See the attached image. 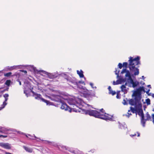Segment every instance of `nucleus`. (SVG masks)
<instances>
[{"label": "nucleus", "instance_id": "10", "mask_svg": "<svg viewBox=\"0 0 154 154\" xmlns=\"http://www.w3.org/2000/svg\"><path fill=\"white\" fill-rule=\"evenodd\" d=\"M50 98L52 100L57 102H61L62 98L60 95H53L50 97Z\"/></svg>", "mask_w": 154, "mask_h": 154}, {"label": "nucleus", "instance_id": "53", "mask_svg": "<svg viewBox=\"0 0 154 154\" xmlns=\"http://www.w3.org/2000/svg\"><path fill=\"white\" fill-rule=\"evenodd\" d=\"M144 78H145V77H144V76H142V79H144Z\"/></svg>", "mask_w": 154, "mask_h": 154}, {"label": "nucleus", "instance_id": "28", "mask_svg": "<svg viewBox=\"0 0 154 154\" xmlns=\"http://www.w3.org/2000/svg\"><path fill=\"white\" fill-rule=\"evenodd\" d=\"M11 81L10 80H7L5 82V84L7 85L8 86H9L10 84Z\"/></svg>", "mask_w": 154, "mask_h": 154}, {"label": "nucleus", "instance_id": "56", "mask_svg": "<svg viewBox=\"0 0 154 154\" xmlns=\"http://www.w3.org/2000/svg\"><path fill=\"white\" fill-rule=\"evenodd\" d=\"M152 97L154 98V94H153L152 95Z\"/></svg>", "mask_w": 154, "mask_h": 154}, {"label": "nucleus", "instance_id": "6", "mask_svg": "<svg viewBox=\"0 0 154 154\" xmlns=\"http://www.w3.org/2000/svg\"><path fill=\"white\" fill-rule=\"evenodd\" d=\"M137 103H138V105L137 107V112L138 114L141 117V122H143V123H144V122L143 121L144 115L143 109L142 108V106L141 102L135 103V104H136Z\"/></svg>", "mask_w": 154, "mask_h": 154}, {"label": "nucleus", "instance_id": "41", "mask_svg": "<svg viewBox=\"0 0 154 154\" xmlns=\"http://www.w3.org/2000/svg\"><path fill=\"white\" fill-rule=\"evenodd\" d=\"M116 97L118 99H120V96L118 94H117Z\"/></svg>", "mask_w": 154, "mask_h": 154}, {"label": "nucleus", "instance_id": "45", "mask_svg": "<svg viewBox=\"0 0 154 154\" xmlns=\"http://www.w3.org/2000/svg\"><path fill=\"white\" fill-rule=\"evenodd\" d=\"M108 89H109V92H110V91H111L112 90L111 88V86H109Z\"/></svg>", "mask_w": 154, "mask_h": 154}, {"label": "nucleus", "instance_id": "3", "mask_svg": "<svg viewBox=\"0 0 154 154\" xmlns=\"http://www.w3.org/2000/svg\"><path fill=\"white\" fill-rule=\"evenodd\" d=\"M140 57L139 56L134 58L131 57H129L128 67L131 72H134V74L135 75H138L139 73V69H138L139 66L138 65L140 64Z\"/></svg>", "mask_w": 154, "mask_h": 154}, {"label": "nucleus", "instance_id": "13", "mask_svg": "<svg viewBox=\"0 0 154 154\" xmlns=\"http://www.w3.org/2000/svg\"><path fill=\"white\" fill-rule=\"evenodd\" d=\"M126 72L125 76L126 77H128V81L132 79L131 73L130 71L127 70L126 68L123 69L121 72V74H123V73Z\"/></svg>", "mask_w": 154, "mask_h": 154}, {"label": "nucleus", "instance_id": "20", "mask_svg": "<svg viewBox=\"0 0 154 154\" xmlns=\"http://www.w3.org/2000/svg\"><path fill=\"white\" fill-rule=\"evenodd\" d=\"M77 72L80 78L84 77V79H85V78L84 77V75L83 74V72L82 70H81L80 71L79 70H77Z\"/></svg>", "mask_w": 154, "mask_h": 154}, {"label": "nucleus", "instance_id": "24", "mask_svg": "<svg viewBox=\"0 0 154 154\" xmlns=\"http://www.w3.org/2000/svg\"><path fill=\"white\" fill-rule=\"evenodd\" d=\"M130 109L131 111L133 113H136V112H137V109L136 106V109H135L132 107H131Z\"/></svg>", "mask_w": 154, "mask_h": 154}, {"label": "nucleus", "instance_id": "55", "mask_svg": "<svg viewBox=\"0 0 154 154\" xmlns=\"http://www.w3.org/2000/svg\"><path fill=\"white\" fill-rule=\"evenodd\" d=\"M147 94L148 95V96H150V95H151V93H148V94Z\"/></svg>", "mask_w": 154, "mask_h": 154}, {"label": "nucleus", "instance_id": "46", "mask_svg": "<svg viewBox=\"0 0 154 154\" xmlns=\"http://www.w3.org/2000/svg\"><path fill=\"white\" fill-rule=\"evenodd\" d=\"M62 148H63V149H66L67 150V149L66 148V146H62Z\"/></svg>", "mask_w": 154, "mask_h": 154}, {"label": "nucleus", "instance_id": "62", "mask_svg": "<svg viewBox=\"0 0 154 154\" xmlns=\"http://www.w3.org/2000/svg\"><path fill=\"white\" fill-rule=\"evenodd\" d=\"M8 88H7V89H6V90H7V91H8Z\"/></svg>", "mask_w": 154, "mask_h": 154}, {"label": "nucleus", "instance_id": "60", "mask_svg": "<svg viewBox=\"0 0 154 154\" xmlns=\"http://www.w3.org/2000/svg\"><path fill=\"white\" fill-rule=\"evenodd\" d=\"M141 83L143 85H144L145 84V83L143 82V83H142L141 82Z\"/></svg>", "mask_w": 154, "mask_h": 154}, {"label": "nucleus", "instance_id": "16", "mask_svg": "<svg viewBox=\"0 0 154 154\" xmlns=\"http://www.w3.org/2000/svg\"><path fill=\"white\" fill-rule=\"evenodd\" d=\"M146 119H145L144 117L143 118V121L144 122V123H143V122H141V124L143 127H145V124L146 121L150 120L151 119V117L150 116L148 112H147V113H146Z\"/></svg>", "mask_w": 154, "mask_h": 154}, {"label": "nucleus", "instance_id": "37", "mask_svg": "<svg viewBox=\"0 0 154 154\" xmlns=\"http://www.w3.org/2000/svg\"><path fill=\"white\" fill-rule=\"evenodd\" d=\"M90 85L91 86V87L92 88H95L96 89V88H97L95 86L94 87L93 86H94V84H93V83H92L90 82Z\"/></svg>", "mask_w": 154, "mask_h": 154}, {"label": "nucleus", "instance_id": "11", "mask_svg": "<svg viewBox=\"0 0 154 154\" xmlns=\"http://www.w3.org/2000/svg\"><path fill=\"white\" fill-rule=\"evenodd\" d=\"M115 72V74L117 75V78L118 79L117 80L118 81V82L119 83V84L124 83L126 81V78H123L122 77L119 76L120 70H118L117 71V69H116Z\"/></svg>", "mask_w": 154, "mask_h": 154}, {"label": "nucleus", "instance_id": "61", "mask_svg": "<svg viewBox=\"0 0 154 154\" xmlns=\"http://www.w3.org/2000/svg\"><path fill=\"white\" fill-rule=\"evenodd\" d=\"M131 111V109L130 110H128V112H129Z\"/></svg>", "mask_w": 154, "mask_h": 154}, {"label": "nucleus", "instance_id": "35", "mask_svg": "<svg viewBox=\"0 0 154 154\" xmlns=\"http://www.w3.org/2000/svg\"><path fill=\"white\" fill-rule=\"evenodd\" d=\"M12 73L11 72L7 73L5 74V75L7 77H9L11 75Z\"/></svg>", "mask_w": 154, "mask_h": 154}, {"label": "nucleus", "instance_id": "25", "mask_svg": "<svg viewBox=\"0 0 154 154\" xmlns=\"http://www.w3.org/2000/svg\"><path fill=\"white\" fill-rule=\"evenodd\" d=\"M30 68H31V69H30V70L33 71L34 72H38V70H37L36 69V68L35 67H33V66H30Z\"/></svg>", "mask_w": 154, "mask_h": 154}, {"label": "nucleus", "instance_id": "52", "mask_svg": "<svg viewBox=\"0 0 154 154\" xmlns=\"http://www.w3.org/2000/svg\"><path fill=\"white\" fill-rule=\"evenodd\" d=\"M127 85V82H126L124 85H125V86H126Z\"/></svg>", "mask_w": 154, "mask_h": 154}, {"label": "nucleus", "instance_id": "22", "mask_svg": "<svg viewBox=\"0 0 154 154\" xmlns=\"http://www.w3.org/2000/svg\"><path fill=\"white\" fill-rule=\"evenodd\" d=\"M69 151L71 153H74L75 154H78L79 151L77 149H70Z\"/></svg>", "mask_w": 154, "mask_h": 154}, {"label": "nucleus", "instance_id": "26", "mask_svg": "<svg viewBox=\"0 0 154 154\" xmlns=\"http://www.w3.org/2000/svg\"><path fill=\"white\" fill-rule=\"evenodd\" d=\"M7 101H5H5L3 102L2 106H1L0 107V109L1 110L2 109L4 108L5 106L7 104V103L6 102Z\"/></svg>", "mask_w": 154, "mask_h": 154}, {"label": "nucleus", "instance_id": "38", "mask_svg": "<svg viewBox=\"0 0 154 154\" xmlns=\"http://www.w3.org/2000/svg\"><path fill=\"white\" fill-rule=\"evenodd\" d=\"M118 66L119 68L120 69H122V67L123 66L122 65V64L121 63H119Z\"/></svg>", "mask_w": 154, "mask_h": 154}, {"label": "nucleus", "instance_id": "43", "mask_svg": "<svg viewBox=\"0 0 154 154\" xmlns=\"http://www.w3.org/2000/svg\"><path fill=\"white\" fill-rule=\"evenodd\" d=\"M152 117L153 119L152 122L154 124V114H152Z\"/></svg>", "mask_w": 154, "mask_h": 154}, {"label": "nucleus", "instance_id": "2", "mask_svg": "<svg viewBox=\"0 0 154 154\" xmlns=\"http://www.w3.org/2000/svg\"><path fill=\"white\" fill-rule=\"evenodd\" d=\"M68 81L73 84L76 85L78 88H80L81 90L80 92L82 93L84 97L88 99L91 100L93 97H95V93L94 91H93L92 93H91L89 90H87L86 88L83 87L82 86H79L78 81L75 78H71V77Z\"/></svg>", "mask_w": 154, "mask_h": 154}, {"label": "nucleus", "instance_id": "1", "mask_svg": "<svg viewBox=\"0 0 154 154\" xmlns=\"http://www.w3.org/2000/svg\"><path fill=\"white\" fill-rule=\"evenodd\" d=\"M100 113L96 110L91 109L85 110L82 109V113L86 115H88L91 116H93L96 118H97L103 119L106 121H113V116H111L105 112V110L103 109H101L100 110Z\"/></svg>", "mask_w": 154, "mask_h": 154}, {"label": "nucleus", "instance_id": "36", "mask_svg": "<svg viewBox=\"0 0 154 154\" xmlns=\"http://www.w3.org/2000/svg\"><path fill=\"white\" fill-rule=\"evenodd\" d=\"M119 83L118 82V81L117 80L116 82H115V81H113V84L114 85H117L119 84Z\"/></svg>", "mask_w": 154, "mask_h": 154}, {"label": "nucleus", "instance_id": "42", "mask_svg": "<svg viewBox=\"0 0 154 154\" xmlns=\"http://www.w3.org/2000/svg\"><path fill=\"white\" fill-rule=\"evenodd\" d=\"M0 136H1V137H2L3 138H6L7 137V135H1Z\"/></svg>", "mask_w": 154, "mask_h": 154}, {"label": "nucleus", "instance_id": "14", "mask_svg": "<svg viewBox=\"0 0 154 154\" xmlns=\"http://www.w3.org/2000/svg\"><path fill=\"white\" fill-rule=\"evenodd\" d=\"M0 146L7 149H10L11 148V145L8 143H0Z\"/></svg>", "mask_w": 154, "mask_h": 154}, {"label": "nucleus", "instance_id": "31", "mask_svg": "<svg viewBox=\"0 0 154 154\" xmlns=\"http://www.w3.org/2000/svg\"><path fill=\"white\" fill-rule=\"evenodd\" d=\"M64 78L65 79H66L68 81L71 77L67 75H64Z\"/></svg>", "mask_w": 154, "mask_h": 154}, {"label": "nucleus", "instance_id": "44", "mask_svg": "<svg viewBox=\"0 0 154 154\" xmlns=\"http://www.w3.org/2000/svg\"><path fill=\"white\" fill-rule=\"evenodd\" d=\"M78 84H83L84 83V82L82 81H79L78 82Z\"/></svg>", "mask_w": 154, "mask_h": 154}, {"label": "nucleus", "instance_id": "49", "mask_svg": "<svg viewBox=\"0 0 154 154\" xmlns=\"http://www.w3.org/2000/svg\"><path fill=\"white\" fill-rule=\"evenodd\" d=\"M10 67L9 66H8L6 67V69L10 70Z\"/></svg>", "mask_w": 154, "mask_h": 154}, {"label": "nucleus", "instance_id": "19", "mask_svg": "<svg viewBox=\"0 0 154 154\" xmlns=\"http://www.w3.org/2000/svg\"><path fill=\"white\" fill-rule=\"evenodd\" d=\"M120 88L121 89L122 91L124 92V94H125L127 93L128 89V88H127L125 85H122L121 86Z\"/></svg>", "mask_w": 154, "mask_h": 154}, {"label": "nucleus", "instance_id": "51", "mask_svg": "<svg viewBox=\"0 0 154 154\" xmlns=\"http://www.w3.org/2000/svg\"><path fill=\"white\" fill-rule=\"evenodd\" d=\"M147 86L149 87L150 88H151V85H148Z\"/></svg>", "mask_w": 154, "mask_h": 154}, {"label": "nucleus", "instance_id": "17", "mask_svg": "<svg viewBox=\"0 0 154 154\" xmlns=\"http://www.w3.org/2000/svg\"><path fill=\"white\" fill-rule=\"evenodd\" d=\"M8 129L5 128L0 126V133L5 134H8ZM1 135L0 134V136ZM0 137H1V136H0Z\"/></svg>", "mask_w": 154, "mask_h": 154}, {"label": "nucleus", "instance_id": "57", "mask_svg": "<svg viewBox=\"0 0 154 154\" xmlns=\"http://www.w3.org/2000/svg\"><path fill=\"white\" fill-rule=\"evenodd\" d=\"M138 133L137 136H138V137H139V136H140V133Z\"/></svg>", "mask_w": 154, "mask_h": 154}, {"label": "nucleus", "instance_id": "63", "mask_svg": "<svg viewBox=\"0 0 154 154\" xmlns=\"http://www.w3.org/2000/svg\"><path fill=\"white\" fill-rule=\"evenodd\" d=\"M2 96V95L0 94V97Z\"/></svg>", "mask_w": 154, "mask_h": 154}, {"label": "nucleus", "instance_id": "54", "mask_svg": "<svg viewBox=\"0 0 154 154\" xmlns=\"http://www.w3.org/2000/svg\"><path fill=\"white\" fill-rule=\"evenodd\" d=\"M18 81V82H19V83L20 85H21V82H20V81Z\"/></svg>", "mask_w": 154, "mask_h": 154}, {"label": "nucleus", "instance_id": "32", "mask_svg": "<svg viewBox=\"0 0 154 154\" xmlns=\"http://www.w3.org/2000/svg\"><path fill=\"white\" fill-rule=\"evenodd\" d=\"M128 63L127 62H124L123 63V66L125 67L126 69L128 67Z\"/></svg>", "mask_w": 154, "mask_h": 154}, {"label": "nucleus", "instance_id": "4", "mask_svg": "<svg viewBox=\"0 0 154 154\" xmlns=\"http://www.w3.org/2000/svg\"><path fill=\"white\" fill-rule=\"evenodd\" d=\"M143 91L144 92L146 91L143 86L140 87L137 89L136 90L134 91L132 95V97H134V100L135 103L141 102V92Z\"/></svg>", "mask_w": 154, "mask_h": 154}, {"label": "nucleus", "instance_id": "7", "mask_svg": "<svg viewBox=\"0 0 154 154\" xmlns=\"http://www.w3.org/2000/svg\"><path fill=\"white\" fill-rule=\"evenodd\" d=\"M68 103L70 105H75L77 107H78L81 110L80 111H78V112H81V113H82V101H80V103H79L73 99L72 98H69L68 100Z\"/></svg>", "mask_w": 154, "mask_h": 154}, {"label": "nucleus", "instance_id": "18", "mask_svg": "<svg viewBox=\"0 0 154 154\" xmlns=\"http://www.w3.org/2000/svg\"><path fill=\"white\" fill-rule=\"evenodd\" d=\"M129 103L130 104L131 106H134L135 105V106H137L138 105V103H137L136 104H135V100L134 99H131L129 100Z\"/></svg>", "mask_w": 154, "mask_h": 154}, {"label": "nucleus", "instance_id": "29", "mask_svg": "<svg viewBox=\"0 0 154 154\" xmlns=\"http://www.w3.org/2000/svg\"><path fill=\"white\" fill-rule=\"evenodd\" d=\"M128 99L127 98H126V99H124L123 101L122 102V103L124 105H127L128 103H127Z\"/></svg>", "mask_w": 154, "mask_h": 154}, {"label": "nucleus", "instance_id": "50", "mask_svg": "<svg viewBox=\"0 0 154 154\" xmlns=\"http://www.w3.org/2000/svg\"><path fill=\"white\" fill-rule=\"evenodd\" d=\"M5 154H11V153L9 152H5Z\"/></svg>", "mask_w": 154, "mask_h": 154}, {"label": "nucleus", "instance_id": "59", "mask_svg": "<svg viewBox=\"0 0 154 154\" xmlns=\"http://www.w3.org/2000/svg\"><path fill=\"white\" fill-rule=\"evenodd\" d=\"M143 107L144 108V110H145V108H146V106H143Z\"/></svg>", "mask_w": 154, "mask_h": 154}, {"label": "nucleus", "instance_id": "23", "mask_svg": "<svg viewBox=\"0 0 154 154\" xmlns=\"http://www.w3.org/2000/svg\"><path fill=\"white\" fill-rule=\"evenodd\" d=\"M119 128L121 129H125L126 128H127V125L125 123H123V124H122L119 122Z\"/></svg>", "mask_w": 154, "mask_h": 154}, {"label": "nucleus", "instance_id": "21", "mask_svg": "<svg viewBox=\"0 0 154 154\" xmlns=\"http://www.w3.org/2000/svg\"><path fill=\"white\" fill-rule=\"evenodd\" d=\"M23 147L27 152L30 153H31L32 152L33 150L31 148L26 147L25 146H23Z\"/></svg>", "mask_w": 154, "mask_h": 154}, {"label": "nucleus", "instance_id": "40", "mask_svg": "<svg viewBox=\"0 0 154 154\" xmlns=\"http://www.w3.org/2000/svg\"><path fill=\"white\" fill-rule=\"evenodd\" d=\"M128 115L126 114L125 115L126 116L128 117V118H129V117L131 115V113H130L129 112H128Z\"/></svg>", "mask_w": 154, "mask_h": 154}, {"label": "nucleus", "instance_id": "48", "mask_svg": "<svg viewBox=\"0 0 154 154\" xmlns=\"http://www.w3.org/2000/svg\"><path fill=\"white\" fill-rule=\"evenodd\" d=\"M150 91V89H149L147 90V91L146 92V93L147 94H148V93H149V92Z\"/></svg>", "mask_w": 154, "mask_h": 154}, {"label": "nucleus", "instance_id": "30", "mask_svg": "<svg viewBox=\"0 0 154 154\" xmlns=\"http://www.w3.org/2000/svg\"><path fill=\"white\" fill-rule=\"evenodd\" d=\"M146 102L147 105H149L150 104V100L149 98L146 99Z\"/></svg>", "mask_w": 154, "mask_h": 154}, {"label": "nucleus", "instance_id": "12", "mask_svg": "<svg viewBox=\"0 0 154 154\" xmlns=\"http://www.w3.org/2000/svg\"><path fill=\"white\" fill-rule=\"evenodd\" d=\"M43 72L46 74L48 77L50 79H54L57 78L58 76V74L55 73H49L43 70H40L39 71Z\"/></svg>", "mask_w": 154, "mask_h": 154}, {"label": "nucleus", "instance_id": "39", "mask_svg": "<svg viewBox=\"0 0 154 154\" xmlns=\"http://www.w3.org/2000/svg\"><path fill=\"white\" fill-rule=\"evenodd\" d=\"M20 71L21 72H24L25 74L27 73V72L25 70L23 69H21V70H20Z\"/></svg>", "mask_w": 154, "mask_h": 154}, {"label": "nucleus", "instance_id": "5", "mask_svg": "<svg viewBox=\"0 0 154 154\" xmlns=\"http://www.w3.org/2000/svg\"><path fill=\"white\" fill-rule=\"evenodd\" d=\"M29 88L30 89V92L32 93V96L34 97L35 99L38 100H41L42 101L46 103L47 105H53L52 103L46 100L42 97L41 95L40 94H38L34 92V91L32 90V89H33L32 87H30V88H29Z\"/></svg>", "mask_w": 154, "mask_h": 154}, {"label": "nucleus", "instance_id": "58", "mask_svg": "<svg viewBox=\"0 0 154 154\" xmlns=\"http://www.w3.org/2000/svg\"><path fill=\"white\" fill-rule=\"evenodd\" d=\"M33 135H34V137L35 138H38H38H37V137H36L35 135H34V134Z\"/></svg>", "mask_w": 154, "mask_h": 154}, {"label": "nucleus", "instance_id": "47", "mask_svg": "<svg viewBox=\"0 0 154 154\" xmlns=\"http://www.w3.org/2000/svg\"><path fill=\"white\" fill-rule=\"evenodd\" d=\"M136 134H131V135H130V136L131 137H133L135 136H136Z\"/></svg>", "mask_w": 154, "mask_h": 154}, {"label": "nucleus", "instance_id": "64", "mask_svg": "<svg viewBox=\"0 0 154 154\" xmlns=\"http://www.w3.org/2000/svg\"><path fill=\"white\" fill-rule=\"evenodd\" d=\"M152 111L154 112V109H153Z\"/></svg>", "mask_w": 154, "mask_h": 154}, {"label": "nucleus", "instance_id": "8", "mask_svg": "<svg viewBox=\"0 0 154 154\" xmlns=\"http://www.w3.org/2000/svg\"><path fill=\"white\" fill-rule=\"evenodd\" d=\"M62 103V105L61 106V108L63 109H64L66 111H68L69 112H71L72 110L73 111L77 112L78 111L77 110H75V109L73 108L71 109L70 107L68 106L66 103H62V101L61 102Z\"/></svg>", "mask_w": 154, "mask_h": 154}, {"label": "nucleus", "instance_id": "27", "mask_svg": "<svg viewBox=\"0 0 154 154\" xmlns=\"http://www.w3.org/2000/svg\"><path fill=\"white\" fill-rule=\"evenodd\" d=\"M9 96L8 94H5L3 95V97L5 98V101H7L8 100V97Z\"/></svg>", "mask_w": 154, "mask_h": 154}, {"label": "nucleus", "instance_id": "33", "mask_svg": "<svg viewBox=\"0 0 154 154\" xmlns=\"http://www.w3.org/2000/svg\"><path fill=\"white\" fill-rule=\"evenodd\" d=\"M19 66H11L10 67V70H11L13 69H16V67H19Z\"/></svg>", "mask_w": 154, "mask_h": 154}, {"label": "nucleus", "instance_id": "9", "mask_svg": "<svg viewBox=\"0 0 154 154\" xmlns=\"http://www.w3.org/2000/svg\"><path fill=\"white\" fill-rule=\"evenodd\" d=\"M29 87L30 88L31 86L30 83L28 81H26L24 82V93L25 94L27 97H28L29 95V94L28 92V90H30L29 88Z\"/></svg>", "mask_w": 154, "mask_h": 154}, {"label": "nucleus", "instance_id": "15", "mask_svg": "<svg viewBox=\"0 0 154 154\" xmlns=\"http://www.w3.org/2000/svg\"><path fill=\"white\" fill-rule=\"evenodd\" d=\"M128 82L129 83L132 85V86L134 88H135L138 85L139 83V82L137 81H134L132 78Z\"/></svg>", "mask_w": 154, "mask_h": 154}, {"label": "nucleus", "instance_id": "34", "mask_svg": "<svg viewBox=\"0 0 154 154\" xmlns=\"http://www.w3.org/2000/svg\"><path fill=\"white\" fill-rule=\"evenodd\" d=\"M109 94H112V95H114L116 94V92L115 91L111 90L109 92Z\"/></svg>", "mask_w": 154, "mask_h": 154}]
</instances>
